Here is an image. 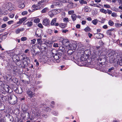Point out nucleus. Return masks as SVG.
I'll list each match as a JSON object with an SVG mask.
<instances>
[{
    "label": "nucleus",
    "instance_id": "nucleus-21",
    "mask_svg": "<svg viewBox=\"0 0 122 122\" xmlns=\"http://www.w3.org/2000/svg\"><path fill=\"white\" fill-rule=\"evenodd\" d=\"M25 5L24 3L20 2L19 3L18 5L19 7L21 9H22L25 7Z\"/></svg>",
    "mask_w": 122,
    "mask_h": 122
},
{
    "label": "nucleus",
    "instance_id": "nucleus-24",
    "mask_svg": "<svg viewBox=\"0 0 122 122\" xmlns=\"http://www.w3.org/2000/svg\"><path fill=\"white\" fill-rule=\"evenodd\" d=\"M4 106V104H2L1 102H0V110H3L5 108Z\"/></svg>",
    "mask_w": 122,
    "mask_h": 122
},
{
    "label": "nucleus",
    "instance_id": "nucleus-5",
    "mask_svg": "<svg viewBox=\"0 0 122 122\" xmlns=\"http://www.w3.org/2000/svg\"><path fill=\"white\" fill-rule=\"evenodd\" d=\"M62 44L66 46L72 48V45L70 43V41L67 39H64L62 41Z\"/></svg>",
    "mask_w": 122,
    "mask_h": 122
},
{
    "label": "nucleus",
    "instance_id": "nucleus-60",
    "mask_svg": "<svg viewBox=\"0 0 122 122\" xmlns=\"http://www.w3.org/2000/svg\"><path fill=\"white\" fill-rule=\"evenodd\" d=\"M86 23V21L85 20H82V25H84Z\"/></svg>",
    "mask_w": 122,
    "mask_h": 122
},
{
    "label": "nucleus",
    "instance_id": "nucleus-62",
    "mask_svg": "<svg viewBox=\"0 0 122 122\" xmlns=\"http://www.w3.org/2000/svg\"><path fill=\"white\" fill-rule=\"evenodd\" d=\"M116 14L115 13H113L112 14V16L113 17L116 16Z\"/></svg>",
    "mask_w": 122,
    "mask_h": 122
},
{
    "label": "nucleus",
    "instance_id": "nucleus-15",
    "mask_svg": "<svg viewBox=\"0 0 122 122\" xmlns=\"http://www.w3.org/2000/svg\"><path fill=\"white\" fill-rule=\"evenodd\" d=\"M22 108L23 112L24 113L26 112L27 111L28 109V107L26 105L22 106Z\"/></svg>",
    "mask_w": 122,
    "mask_h": 122
},
{
    "label": "nucleus",
    "instance_id": "nucleus-8",
    "mask_svg": "<svg viewBox=\"0 0 122 122\" xmlns=\"http://www.w3.org/2000/svg\"><path fill=\"white\" fill-rule=\"evenodd\" d=\"M43 24L44 25L47 26L50 24V21L49 19L46 18L43 21Z\"/></svg>",
    "mask_w": 122,
    "mask_h": 122
},
{
    "label": "nucleus",
    "instance_id": "nucleus-34",
    "mask_svg": "<svg viewBox=\"0 0 122 122\" xmlns=\"http://www.w3.org/2000/svg\"><path fill=\"white\" fill-rule=\"evenodd\" d=\"M34 21L35 23H37L40 22V20L38 18H36L34 19Z\"/></svg>",
    "mask_w": 122,
    "mask_h": 122
},
{
    "label": "nucleus",
    "instance_id": "nucleus-2",
    "mask_svg": "<svg viewBox=\"0 0 122 122\" xmlns=\"http://www.w3.org/2000/svg\"><path fill=\"white\" fill-rule=\"evenodd\" d=\"M67 53L70 59L73 60H74L77 59L78 58V56L75 54L74 51L71 49H69L67 51Z\"/></svg>",
    "mask_w": 122,
    "mask_h": 122
},
{
    "label": "nucleus",
    "instance_id": "nucleus-23",
    "mask_svg": "<svg viewBox=\"0 0 122 122\" xmlns=\"http://www.w3.org/2000/svg\"><path fill=\"white\" fill-rule=\"evenodd\" d=\"M71 17L73 21H74L76 20L77 16L75 14H72Z\"/></svg>",
    "mask_w": 122,
    "mask_h": 122
},
{
    "label": "nucleus",
    "instance_id": "nucleus-13",
    "mask_svg": "<svg viewBox=\"0 0 122 122\" xmlns=\"http://www.w3.org/2000/svg\"><path fill=\"white\" fill-rule=\"evenodd\" d=\"M114 30V29H109L106 31V33L108 35L111 36L113 34V32H113Z\"/></svg>",
    "mask_w": 122,
    "mask_h": 122
},
{
    "label": "nucleus",
    "instance_id": "nucleus-25",
    "mask_svg": "<svg viewBox=\"0 0 122 122\" xmlns=\"http://www.w3.org/2000/svg\"><path fill=\"white\" fill-rule=\"evenodd\" d=\"M18 91V92H17V93L20 94L22 92V90L21 88L20 87V88L17 89L16 90V91Z\"/></svg>",
    "mask_w": 122,
    "mask_h": 122
},
{
    "label": "nucleus",
    "instance_id": "nucleus-12",
    "mask_svg": "<svg viewBox=\"0 0 122 122\" xmlns=\"http://www.w3.org/2000/svg\"><path fill=\"white\" fill-rule=\"evenodd\" d=\"M91 54V51L89 49H88L85 50L84 52V56H86L89 57L90 55Z\"/></svg>",
    "mask_w": 122,
    "mask_h": 122
},
{
    "label": "nucleus",
    "instance_id": "nucleus-28",
    "mask_svg": "<svg viewBox=\"0 0 122 122\" xmlns=\"http://www.w3.org/2000/svg\"><path fill=\"white\" fill-rule=\"evenodd\" d=\"M42 41L41 39H37V44L39 45H41L42 43Z\"/></svg>",
    "mask_w": 122,
    "mask_h": 122
},
{
    "label": "nucleus",
    "instance_id": "nucleus-4",
    "mask_svg": "<svg viewBox=\"0 0 122 122\" xmlns=\"http://www.w3.org/2000/svg\"><path fill=\"white\" fill-rule=\"evenodd\" d=\"M8 101L11 104H14L17 102V98L16 96H10L8 97Z\"/></svg>",
    "mask_w": 122,
    "mask_h": 122
},
{
    "label": "nucleus",
    "instance_id": "nucleus-50",
    "mask_svg": "<svg viewBox=\"0 0 122 122\" xmlns=\"http://www.w3.org/2000/svg\"><path fill=\"white\" fill-rule=\"evenodd\" d=\"M14 21L13 20H10L7 23L9 25H10L12 24L13 23Z\"/></svg>",
    "mask_w": 122,
    "mask_h": 122
},
{
    "label": "nucleus",
    "instance_id": "nucleus-7",
    "mask_svg": "<svg viewBox=\"0 0 122 122\" xmlns=\"http://www.w3.org/2000/svg\"><path fill=\"white\" fill-rule=\"evenodd\" d=\"M56 18H54L52 20L50 23L51 25H55L56 26H57L59 25L58 23H56Z\"/></svg>",
    "mask_w": 122,
    "mask_h": 122
},
{
    "label": "nucleus",
    "instance_id": "nucleus-10",
    "mask_svg": "<svg viewBox=\"0 0 122 122\" xmlns=\"http://www.w3.org/2000/svg\"><path fill=\"white\" fill-rule=\"evenodd\" d=\"M95 36L97 39L101 38L103 37V35L100 33H97L94 34Z\"/></svg>",
    "mask_w": 122,
    "mask_h": 122
},
{
    "label": "nucleus",
    "instance_id": "nucleus-36",
    "mask_svg": "<svg viewBox=\"0 0 122 122\" xmlns=\"http://www.w3.org/2000/svg\"><path fill=\"white\" fill-rule=\"evenodd\" d=\"M108 23L109 25L111 26H112L114 24L113 22L111 20H110L108 21Z\"/></svg>",
    "mask_w": 122,
    "mask_h": 122
},
{
    "label": "nucleus",
    "instance_id": "nucleus-57",
    "mask_svg": "<svg viewBox=\"0 0 122 122\" xmlns=\"http://www.w3.org/2000/svg\"><path fill=\"white\" fill-rule=\"evenodd\" d=\"M76 27L77 28L79 29L80 27V25L79 24H78L76 25Z\"/></svg>",
    "mask_w": 122,
    "mask_h": 122
},
{
    "label": "nucleus",
    "instance_id": "nucleus-27",
    "mask_svg": "<svg viewBox=\"0 0 122 122\" xmlns=\"http://www.w3.org/2000/svg\"><path fill=\"white\" fill-rule=\"evenodd\" d=\"M98 21V20L97 19H96L92 21V23L94 25H96Z\"/></svg>",
    "mask_w": 122,
    "mask_h": 122
},
{
    "label": "nucleus",
    "instance_id": "nucleus-29",
    "mask_svg": "<svg viewBox=\"0 0 122 122\" xmlns=\"http://www.w3.org/2000/svg\"><path fill=\"white\" fill-rule=\"evenodd\" d=\"M100 11L102 13H104L106 14L107 13V11L106 10H104L103 9H101L100 10Z\"/></svg>",
    "mask_w": 122,
    "mask_h": 122
},
{
    "label": "nucleus",
    "instance_id": "nucleus-39",
    "mask_svg": "<svg viewBox=\"0 0 122 122\" xmlns=\"http://www.w3.org/2000/svg\"><path fill=\"white\" fill-rule=\"evenodd\" d=\"M8 17L6 16L4 17L3 18V20L5 21H8Z\"/></svg>",
    "mask_w": 122,
    "mask_h": 122
},
{
    "label": "nucleus",
    "instance_id": "nucleus-54",
    "mask_svg": "<svg viewBox=\"0 0 122 122\" xmlns=\"http://www.w3.org/2000/svg\"><path fill=\"white\" fill-rule=\"evenodd\" d=\"M53 46L54 47H58V43H54L53 44Z\"/></svg>",
    "mask_w": 122,
    "mask_h": 122
},
{
    "label": "nucleus",
    "instance_id": "nucleus-16",
    "mask_svg": "<svg viewBox=\"0 0 122 122\" xmlns=\"http://www.w3.org/2000/svg\"><path fill=\"white\" fill-rule=\"evenodd\" d=\"M88 58V57L86 56H84V55H82L80 58L81 60L83 61H86Z\"/></svg>",
    "mask_w": 122,
    "mask_h": 122
},
{
    "label": "nucleus",
    "instance_id": "nucleus-56",
    "mask_svg": "<svg viewBox=\"0 0 122 122\" xmlns=\"http://www.w3.org/2000/svg\"><path fill=\"white\" fill-rule=\"evenodd\" d=\"M22 81L24 83H26V84H29V82L28 81H24V80H23Z\"/></svg>",
    "mask_w": 122,
    "mask_h": 122
},
{
    "label": "nucleus",
    "instance_id": "nucleus-31",
    "mask_svg": "<svg viewBox=\"0 0 122 122\" xmlns=\"http://www.w3.org/2000/svg\"><path fill=\"white\" fill-rule=\"evenodd\" d=\"M80 3L81 4H86L87 2L84 0H80L79 1Z\"/></svg>",
    "mask_w": 122,
    "mask_h": 122
},
{
    "label": "nucleus",
    "instance_id": "nucleus-64",
    "mask_svg": "<svg viewBox=\"0 0 122 122\" xmlns=\"http://www.w3.org/2000/svg\"><path fill=\"white\" fill-rule=\"evenodd\" d=\"M88 36L89 38H91L92 36V34L89 33L88 34Z\"/></svg>",
    "mask_w": 122,
    "mask_h": 122
},
{
    "label": "nucleus",
    "instance_id": "nucleus-32",
    "mask_svg": "<svg viewBox=\"0 0 122 122\" xmlns=\"http://www.w3.org/2000/svg\"><path fill=\"white\" fill-rule=\"evenodd\" d=\"M66 24L63 23H61L60 25L59 26L62 28H64L66 27Z\"/></svg>",
    "mask_w": 122,
    "mask_h": 122
},
{
    "label": "nucleus",
    "instance_id": "nucleus-61",
    "mask_svg": "<svg viewBox=\"0 0 122 122\" xmlns=\"http://www.w3.org/2000/svg\"><path fill=\"white\" fill-rule=\"evenodd\" d=\"M14 14H12L10 15V17L11 18H13L14 16Z\"/></svg>",
    "mask_w": 122,
    "mask_h": 122
},
{
    "label": "nucleus",
    "instance_id": "nucleus-53",
    "mask_svg": "<svg viewBox=\"0 0 122 122\" xmlns=\"http://www.w3.org/2000/svg\"><path fill=\"white\" fill-rule=\"evenodd\" d=\"M93 6H96L97 7H99V5L98 4H93Z\"/></svg>",
    "mask_w": 122,
    "mask_h": 122
},
{
    "label": "nucleus",
    "instance_id": "nucleus-37",
    "mask_svg": "<svg viewBox=\"0 0 122 122\" xmlns=\"http://www.w3.org/2000/svg\"><path fill=\"white\" fill-rule=\"evenodd\" d=\"M45 2V1L44 0H41L40 1H39L38 3V5H42V3H44ZM43 5V4H42Z\"/></svg>",
    "mask_w": 122,
    "mask_h": 122
},
{
    "label": "nucleus",
    "instance_id": "nucleus-1",
    "mask_svg": "<svg viewBox=\"0 0 122 122\" xmlns=\"http://www.w3.org/2000/svg\"><path fill=\"white\" fill-rule=\"evenodd\" d=\"M62 55V51L60 52L58 51L56 53H54L53 51H52L51 54V57L50 58V60L52 61L58 63L61 60L60 59Z\"/></svg>",
    "mask_w": 122,
    "mask_h": 122
},
{
    "label": "nucleus",
    "instance_id": "nucleus-51",
    "mask_svg": "<svg viewBox=\"0 0 122 122\" xmlns=\"http://www.w3.org/2000/svg\"><path fill=\"white\" fill-rule=\"evenodd\" d=\"M104 6L107 8H110V6L108 5H104Z\"/></svg>",
    "mask_w": 122,
    "mask_h": 122
},
{
    "label": "nucleus",
    "instance_id": "nucleus-11",
    "mask_svg": "<svg viewBox=\"0 0 122 122\" xmlns=\"http://www.w3.org/2000/svg\"><path fill=\"white\" fill-rule=\"evenodd\" d=\"M15 63L16 65L20 68L22 67V63H21L20 59H16Z\"/></svg>",
    "mask_w": 122,
    "mask_h": 122
},
{
    "label": "nucleus",
    "instance_id": "nucleus-49",
    "mask_svg": "<svg viewBox=\"0 0 122 122\" xmlns=\"http://www.w3.org/2000/svg\"><path fill=\"white\" fill-rule=\"evenodd\" d=\"M120 24L119 23H117L115 24V26L117 27H121V26H120Z\"/></svg>",
    "mask_w": 122,
    "mask_h": 122
},
{
    "label": "nucleus",
    "instance_id": "nucleus-63",
    "mask_svg": "<svg viewBox=\"0 0 122 122\" xmlns=\"http://www.w3.org/2000/svg\"><path fill=\"white\" fill-rule=\"evenodd\" d=\"M31 104H32V105L33 106H35L36 104V103H35L34 102H31Z\"/></svg>",
    "mask_w": 122,
    "mask_h": 122
},
{
    "label": "nucleus",
    "instance_id": "nucleus-26",
    "mask_svg": "<svg viewBox=\"0 0 122 122\" xmlns=\"http://www.w3.org/2000/svg\"><path fill=\"white\" fill-rule=\"evenodd\" d=\"M48 8H45L43 9L41 11L42 13H45L47 11H48Z\"/></svg>",
    "mask_w": 122,
    "mask_h": 122
},
{
    "label": "nucleus",
    "instance_id": "nucleus-48",
    "mask_svg": "<svg viewBox=\"0 0 122 122\" xmlns=\"http://www.w3.org/2000/svg\"><path fill=\"white\" fill-rule=\"evenodd\" d=\"M7 26L6 24H4L1 25V27L2 28H4L5 27Z\"/></svg>",
    "mask_w": 122,
    "mask_h": 122
},
{
    "label": "nucleus",
    "instance_id": "nucleus-40",
    "mask_svg": "<svg viewBox=\"0 0 122 122\" xmlns=\"http://www.w3.org/2000/svg\"><path fill=\"white\" fill-rule=\"evenodd\" d=\"M39 32V30L36 31V32L35 33V35H36L38 37H40L41 36V34H40L37 33L38 32Z\"/></svg>",
    "mask_w": 122,
    "mask_h": 122
},
{
    "label": "nucleus",
    "instance_id": "nucleus-6",
    "mask_svg": "<svg viewBox=\"0 0 122 122\" xmlns=\"http://www.w3.org/2000/svg\"><path fill=\"white\" fill-rule=\"evenodd\" d=\"M21 60L22 61H23V62L24 63L25 62L27 65H28V64L29 63V61H30V59L29 58L27 57L26 56L23 57L21 59Z\"/></svg>",
    "mask_w": 122,
    "mask_h": 122
},
{
    "label": "nucleus",
    "instance_id": "nucleus-9",
    "mask_svg": "<svg viewBox=\"0 0 122 122\" xmlns=\"http://www.w3.org/2000/svg\"><path fill=\"white\" fill-rule=\"evenodd\" d=\"M24 25H27V26L28 27H30L32 25V22L31 21H30L28 20H26L23 23Z\"/></svg>",
    "mask_w": 122,
    "mask_h": 122
},
{
    "label": "nucleus",
    "instance_id": "nucleus-3",
    "mask_svg": "<svg viewBox=\"0 0 122 122\" xmlns=\"http://www.w3.org/2000/svg\"><path fill=\"white\" fill-rule=\"evenodd\" d=\"M118 54L117 53L114 52L110 56V60L111 62L112 63H114L117 61V56Z\"/></svg>",
    "mask_w": 122,
    "mask_h": 122
},
{
    "label": "nucleus",
    "instance_id": "nucleus-47",
    "mask_svg": "<svg viewBox=\"0 0 122 122\" xmlns=\"http://www.w3.org/2000/svg\"><path fill=\"white\" fill-rule=\"evenodd\" d=\"M51 11L49 12V15L50 17H52L54 16V14H51Z\"/></svg>",
    "mask_w": 122,
    "mask_h": 122
},
{
    "label": "nucleus",
    "instance_id": "nucleus-33",
    "mask_svg": "<svg viewBox=\"0 0 122 122\" xmlns=\"http://www.w3.org/2000/svg\"><path fill=\"white\" fill-rule=\"evenodd\" d=\"M6 94V92H2L1 94L0 97L2 98L4 97H5V96L4 95H5Z\"/></svg>",
    "mask_w": 122,
    "mask_h": 122
},
{
    "label": "nucleus",
    "instance_id": "nucleus-30",
    "mask_svg": "<svg viewBox=\"0 0 122 122\" xmlns=\"http://www.w3.org/2000/svg\"><path fill=\"white\" fill-rule=\"evenodd\" d=\"M59 50L58 51L60 52H61V51H62V54L63 52V51L64 50V48L62 46H60L59 47Z\"/></svg>",
    "mask_w": 122,
    "mask_h": 122
},
{
    "label": "nucleus",
    "instance_id": "nucleus-55",
    "mask_svg": "<svg viewBox=\"0 0 122 122\" xmlns=\"http://www.w3.org/2000/svg\"><path fill=\"white\" fill-rule=\"evenodd\" d=\"M36 41V40L35 39H33V40H31V43L33 44H34L35 43V42Z\"/></svg>",
    "mask_w": 122,
    "mask_h": 122
},
{
    "label": "nucleus",
    "instance_id": "nucleus-52",
    "mask_svg": "<svg viewBox=\"0 0 122 122\" xmlns=\"http://www.w3.org/2000/svg\"><path fill=\"white\" fill-rule=\"evenodd\" d=\"M107 13L109 14H111L112 11L111 10H110L108 9H107Z\"/></svg>",
    "mask_w": 122,
    "mask_h": 122
},
{
    "label": "nucleus",
    "instance_id": "nucleus-22",
    "mask_svg": "<svg viewBox=\"0 0 122 122\" xmlns=\"http://www.w3.org/2000/svg\"><path fill=\"white\" fill-rule=\"evenodd\" d=\"M68 8H72L74 7H75L74 6V4L72 2H70L67 5Z\"/></svg>",
    "mask_w": 122,
    "mask_h": 122
},
{
    "label": "nucleus",
    "instance_id": "nucleus-42",
    "mask_svg": "<svg viewBox=\"0 0 122 122\" xmlns=\"http://www.w3.org/2000/svg\"><path fill=\"white\" fill-rule=\"evenodd\" d=\"M27 39V38L25 37H22L21 38V40L22 41H24L26 40Z\"/></svg>",
    "mask_w": 122,
    "mask_h": 122
},
{
    "label": "nucleus",
    "instance_id": "nucleus-43",
    "mask_svg": "<svg viewBox=\"0 0 122 122\" xmlns=\"http://www.w3.org/2000/svg\"><path fill=\"white\" fill-rule=\"evenodd\" d=\"M63 20L64 21L66 22H67L69 21L68 18H64L63 19Z\"/></svg>",
    "mask_w": 122,
    "mask_h": 122
},
{
    "label": "nucleus",
    "instance_id": "nucleus-44",
    "mask_svg": "<svg viewBox=\"0 0 122 122\" xmlns=\"http://www.w3.org/2000/svg\"><path fill=\"white\" fill-rule=\"evenodd\" d=\"M74 12V11L73 10H70L68 11V13L69 15H71Z\"/></svg>",
    "mask_w": 122,
    "mask_h": 122
},
{
    "label": "nucleus",
    "instance_id": "nucleus-41",
    "mask_svg": "<svg viewBox=\"0 0 122 122\" xmlns=\"http://www.w3.org/2000/svg\"><path fill=\"white\" fill-rule=\"evenodd\" d=\"M27 12L26 11H24L22 12L21 13V14L23 15H25L27 14Z\"/></svg>",
    "mask_w": 122,
    "mask_h": 122
},
{
    "label": "nucleus",
    "instance_id": "nucleus-18",
    "mask_svg": "<svg viewBox=\"0 0 122 122\" xmlns=\"http://www.w3.org/2000/svg\"><path fill=\"white\" fill-rule=\"evenodd\" d=\"M24 114H23V116H24V118H26V115H27V119L30 118V113L26 112L25 113V115H24Z\"/></svg>",
    "mask_w": 122,
    "mask_h": 122
},
{
    "label": "nucleus",
    "instance_id": "nucleus-59",
    "mask_svg": "<svg viewBox=\"0 0 122 122\" xmlns=\"http://www.w3.org/2000/svg\"><path fill=\"white\" fill-rule=\"evenodd\" d=\"M68 30H62V32L64 33H66V32L68 31Z\"/></svg>",
    "mask_w": 122,
    "mask_h": 122
},
{
    "label": "nucleus",
    "instance_id": "nucleus-19",
    "mask_svg": "<svg viewBox=\"0 0 122 122\" xmlns=\"http://www.w3.org/2000/svg\"><path fill=\"white\" fill-rule=\"evenodd\" d=\"M115 67H112L109 69L108 71V72L111 73L114 72L115 71Z\"/></svg>",
    "mask_w": 122,
    "mask_h": 122
},
{
    "label": "nucleus",
    "instance_id": "nucleus-14",
    "mask_svg": "<svg viewBox=\"0 0 122 122\" xmlns=\"http://www.w3.org/2000/svg\"><path fill=\"white\" fill-rule=\"evenodd\" d=\"M27 93L28 95V96L30 97L31 98L33 97L34 96H35L34 93H33L31 91L29 90H28Z\"/></svg>",
    "mask_w": 122,
    "mask_h": 122
},
{
    "label": "nucleus",
    "instance_id": "nucleus-58",
    "mask_svg": "<svg viewBox=\"0 0 122 122\" xmlns=\"http://www.w3.org/2000/svg\"><path fill=\"white\" fill-rule=\"evenodd\" d=\"M104 29H106L108 28V27L107 25H105L102 27Z\"/></svg>",
    "mask_w": 122,
    "mask_h": 122
},
{
    "label": "nucleus",
    "instance_id": "nucleus-20",
    "mask_svg": "<svg viewBox=\"0 0 122 122\" xmlns=\"http://www.w3.org/2000/svg\"><path fill=\"white\" fill-rule=\"evenodd\" d=\"M54 5L55 6L61 7L62 5V3L60 1L58 2H56L54 3Z\"/></svg>",
    "mask_w": 122,
    "mask_h": 122
},
{
    "label": "nucleus",
    "instance_id": "nucleus-35",
    "mask_svg": "<svg viewBox=\"0 0 122 122\" xmlns=\"http://www.w3.org/2000/svg\"><path fill=\"white\" fill-rule=\"evenodd\" d=\"M91 29L90 28L87 26L84 29V30L86 31H89L91 30Z\"/></svg>",
    "mask_w": 122,
    "mask_h": 122
},
{
    "label": "nucleus",
    "instance_id": "nucleus-17",
    "mask_svg": "<svg viewBox=\"0 0 122 122\" xmlns=\"http://www.w3.org/2000/svg\"><path fill=\"white\" fill-rule=\"evenodd\" d=\"M27 19V18L25 17L19 19V21L17 22V24H21Z\"/></svg>",
    "mask_w": 122,
    "mask_h": 122
},
{
    "label": "nucleus",
    "instance_id": "nucleus-38",
    "mask_svg": "<svg viewBox=\"0 0 122 122\" xmlns=\"http://www.w3.org/2000/svg\"><path fill=\"white\" fill-rule=\"evenodd\" d=\"M8 6L9 7V8L12 9L13 8V6L12 4L11 3H8Z\"/></svg>",
    "mask_w": 122,
    "mask_h": 122
},
{
    "label": "nucleus",
    "instance_id": "nucleus-46",
    "mask_svg": "<svg viewBox=\"0 0 122 122\" xmlns=\"http://www.w3.org/2000/svg\"><path fill=\"white\" fill-rule=\"evenodd\" d=\"M20 29L18 28L15 31L16 33L17 34H18L20 32Z\"/></svg>",
    "mask_w": 122,
    "mask_h": 122
},
{
    "label": "nucleus",
    "instance_id": "nucleus-45",
    "mask_svg": "<svg viewBox=\"0 0 122 122\" xmlns=\"http://www.w3.org/2000/svg\"><path fill=\"white\" fill-rule=\"evenodd\" d=\"M38 26L41 28H43V26L42 25L41 23H39L38 25Z\"/></svg>",
    "mask_w": 122,
    "mask_h": 122
}]
</instances>
